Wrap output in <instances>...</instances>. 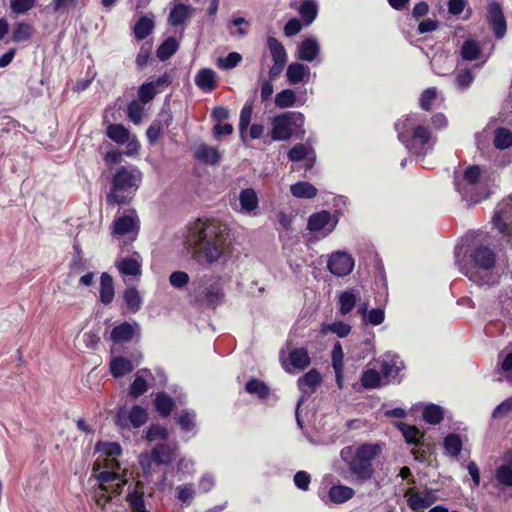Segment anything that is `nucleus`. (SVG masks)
Here are the masks:
<instances>
[{
	"label": "nucleus",
	"mask_w": 512,
	"mask_h": 512,
	"mask_svg": "<svg viewBox=\"0 0 512 512\" xmlns=\"http://www.w3.org/2000/svg\"><path fill=\"white\" fill-rule=\"evenodd\" d=\"M228 227L218 221H196L190 228L188 243L200 264L213 265L230 252Z\"/></svg>",
	"instance_id": "f257e3e1"
},
{
	"label": "nucleus",
	"mask_w": 512,
	"mask_h": 512,
	"mask_svg": "<svg viewBox=\"0 0 512 512\" xmlns=\"http://www.w3.org/2000/svg\"><path fill=\"white\" fill-rule=\"evenodd\" d=\"M460 272L479 286H492L498 283L499 275L494 271L496 255L486 245L471 248L467 259H456Z\"/></svg>",
	"instance_id": "f03ea898"
},
{
	"label": "nucleus",
	"mask_w": 512,
	"mask_h": 512,
	"mask_svg": "<svg viewBox=\"0 0 512 512\" xmlns=\"http://www.w3.org/2000/svg\"><path fill=\"white\" fill-rule=\"evenodd\" d=\"M381 451L380 444L365 443L358 446L355 451L351 446L344 447L340 452V457L355 480L364 483L372 478L374 474L372 461Z\"/></svg>",
	"instance_id": "7ed1b4c3"
},
{
	"label": "nucleus",
	"mask_w": 512,
	"mask_h": 512,
	"mask_svg": "<svg viewBox=\"0 0 512 512\" xmlns=\"http://www.w3.org/2000/svg\"><path fill=\"white\" fill-rule=\"evenodd\" d=\"M143 174L134 165L121 166L115 170L110 191L106 196L109 205L125 204L130 201L141 185Z\"/></svg>",
	"instance_id": "20e7f679"
},
{
	"label": "nucleus",
	"mask_w": 512,
	"mask_h": 512,
	"mask_svg": "<svg viewBox=\"0 0 512 512\" xmlns=\"http://www.w3.org/2000/svg\"><path fill=\"white\" fill-rule=\"evenodd\" d=\"M398 139L406 148L417 154L424 155L432 150L434 140L428 128L419 124L417 115H409L395 124Z\"/></svg>",
	"instance_id": "39448f33"
},
{
	"label": "nucleus",
	"mask_w": 512,
	"mask_h": 512,
	"mask_svg": "<svg viewBox=\"0 0 512 512\" xmlns=\"http://www.w3.org/2000/svg\"><path fill=\"white\" fill-rule=\"evenodd\" d=\"M454 185L462 198L471 203L486 199L490 194L489 187L482 178L481 169L477 165L469 166L462 174L456 175Z\"/></svg>",
	"instance_id": "423d86ee"
},
{
	"label": "nucleus",
	"mask_w": 512,
	"mask_h": 512,
	"mask_svg": "<svg viewBox=\"0 0 512 512\" xmlns=\"http://www.w3.org/2000/svg\"><path fill=\"white\" fill-rule=\"evenodd\" d=\"M95 477L99 485L94 488L92 498L96 506L104 511L112 498L121 493L126 480L116 471H100L95 474Z\"/></svg>",
	"instance_id": "0eeeda50"
},
{
	"label": "nucleus",
	"mask_w": 512,
	"mask_h": 512,
	"mask_svg": "<svg viewBox=\"0 0 512 512\" xmlns=\"http://www.w3.org/2000/svg\"><path fill=\"white\" fill-rule=\"evenodd\" d=\"M96 451L100 454L94 464L93 471L96 472L101 467L103 471H116L120 469V465L116 460L122 452V448L117 442H99L96 445Z\"/></svg>",
	"instance_id": "6e6552de"
},
{
	"label": "nucleus",
	"mask_w": 512,
	"mask_h": 512,
	"mask_svg": "<svg viewBox=\"0 0 512 512\" xmlns=\"http://www.w3.org/2000/svg\"><path fill=\"white\" fill-rule=\"evenodd\" d=\"M304 122L302 113H284L276 116L272 121L271 137L273 140H288L292 135V126H301Z\"/></svg>",
	"instance_id": "1a4fd4ad"
},
{
	"label": "nucleus",
	"mask_w": 512,
	"mask_h": 512,
	"mask_svg": "<svg viewBox=\"0 0 512 512\" xmlns=\"http://www.w3.org/2000/svg\"><path fill=\"white\" fill-rule=\"evenodd\" d=\"M494 227L508 237L512 245V197L503 199L496 207L492 219Z\"/></svg>",
	"instance_id": "9d476101"
},
{
	"label": "nucleus",
	"mask_w": 512,
	"mask_h": 512,
	"mask_svg": "<svg viewBox=\"0 0 512 512\" xmlns=\"http://www.w3.org/2000/svg\"><path fill=\"white\" fill-rule=\"evenodd\" d=\"M148 420V411L140 405H134L130 410L120 409L116 415V423L120 427L134 428L143 426Z\"/></svg>",
	"instance_id": "9b49d317"
},
{
	"label": "nucleus",
	"mask_w": 512,
	"mask_h": 512,
	"mask_svg": "<svg viewBox=\"0 0 512 512\" xmlns=\"http://www.w3.org/2000/svg\"><path fill=\"white\" fill-rule=\"evenodd\" d=\"M143 258L137 251L121 255L115 261V267L122 276L139 278L142 275Z\"/></svg>",
	"instance_id": "f8f14e48"
},
{
	"label": "nucleus",
	"mask_w": 512,
	"mask_h": 512,
	"mask_svg": "<svg viewBox=\"0 0 512 512\" xmlns=\"http://www.w3.org/2000/svg\"><path fill=\"white\" fill-rule=\"evenodd\" d=\"M336 222L329 211L323 210L309 217L307 229L321 237H326L334 230Z\"/></svg>",
	"instance_id": "ddd939ff"
},
{
	"label": "nucleus",
	"mask_w": 512,
	"mask_h": 512,
	"mask_svg": "<svg viewBox=\"0 0 512 512\" xmlns=\"http://www.w3.org/2000/svg\"><path fill=\"white\" fill-rule=\"evenodd\" d=\"M199 289L203 295L202 300L211 307H215L221 303L224 297L223 289L221 286V278L218 276L203 279Z\"/></svg>",
	"instance_id": "4468645a"
},
{
	"label": "nucleus",
	"mask_w": 512,
	"mask_h": 512,
	"mask_svg": "<svg viewBox=\"0 0 512 512\" xmlns=\"http://www.w3.org/2000/svg\"><path fill=\"white\" fill-rule=\"evenodd\" d=\"M408 507L413 512L424 511L437 501L435 491L424 489L423 491L407 490L404 494Z\"/></svg>",
	"instance_id": "2eb2a0df"
},
{
	"label": "nucleus",
	"mask_w": 512,
	"mask_h": 512,
	"mask_svg": "<svg viewBox=\"0 0 512 512\" xmlns=\"http://www.w3.org/2000/svg\"><path fill=\"white\" fill-rule=\"evenodd\" d=\"M139 229V219L134 209H128L115 218L113 224V233L116 235H126L129 233L137 234Z\"/></svg>",
	"instance_id": "dca6fc26"
},
{
	"label": "nucleus",
	"mask_w": 512,
	"mask_h": 512,
	"mask_svg": "<svg viewBox=\"0 0 512 512\" xmlns=\"http://www.w3.org/2000/svg\"><path fill=\"white\" fill-rule=\"evenodd\" d=\"M310 363L308 350L304 347L293 348L289 351L286 359L282 358V366L288 373H292L293 370H304Z\"/></svg>",
	"instance_id": "f3484780"
},
{
	"label": "nucleus",
	"mask_w": 512,
	"mask_h": 512,
	"mask_svg": "<svg viewBox=\"0 0 512 512\" xmlns=\"http://www.w3.org/2000/svg\"><path fill=\"white\" fill-rule=\"evenodd\" d=\"M354 260L345 252H335L328 260L329 271L336 276H346L352 272Z\"/></svg>",
	"instance_id": "a211bd4d"
},
{
	"label": "nucleus",
	"mask_w": 512,
	"mask_h": 512,
	"mask_svg": "<svg viewBox=\"0 0 512 512\" xmlns=\"http://www.w3.org/2000/svg\"><path fill=\"white\" fill-rule=\"evenodd\" d=\"M177 449L176 443L158 444L151 450V460L157 465H168L175 460Z\"/></svg>",
	"instance_id": "6ab92c4d"
},
{
	"label": "nucleus",
	"mask_w": 512,
	"mask_h": 512,
	"mask_svg": "<svg viewBox=\"0 0 512 512\" xmlns=\"http://www.w3.org/2000/svg\"><path fill=\"white\" fill-rule=\"evenodd\" d=\"M488 21L498 39L506 33V21L499 3L491 2L488 5Z\"/></svg>",
	"instance_id": "aec40b11"
},
{
	"label": "nucleus",
	"mask_w": 512,
	"mask_h": 512,
	"mask_svg": "<svg viewBox=\"0 0 512 512\" xmlns=\"http://www.w3.org/2000/svg\"><path fill=\"white\" fill-rule=\"evenodd\" d=\"M154 377L149 369L143 368L136 372L134 381L130 385L129 395L137 398L143 395L148 390L149 382L153 381Z\"/></svg>",
	"instance_id": "412c9836"
},
{
	"label": "nucleus",
	"mask_w": 512,
	"mask_h": 512,
	"mask_svg": "<svg viewBox=\"0 0 512 512\" xmlns=\"http://www.w3.org/2000/svg\"><path fill=\"white\" fill-rule=\"evenodd\" d=\"M320 53V44L318 40L309 36L306 37L299 45L297 50V57L306 62L314 61Z\"/></svg>",
	"instance_id": "4be33fe9"
},
{
	"label": "nucleus",
	"mask_w": 512,
	"mask_h": 512,
	"mask_svg": "<svg viewBox=\"0 0 512 512\" xmlns=\"http://www.w3.org/2000/svg\"><path fill=\"white\" fill-rule=\"evenodd\" d=\"M288 158L292 162L304 160L307 169H310L315 161L316 155L312 147L304 144H296L288 152Z\"/></svg>",
	"instance_id": "5701e85b"
},
{
	"label": "nucleus",
	"mask_w": 512,
	"mask_h": 512,
	"mask_svg": "<svg viewBox=\"0 0 512 512\" xmlns=\"http://www.w3.org/2000/svg\"><path fill=\"white\" fill-rule=\"evenodd\" d=\"M460 57L464 61H475L481 59V65L486 63L488 56L482 54L479 43L473 39L464 41L460 48Z\"/></svg>",
	"instance_id": "b1692460"
},
{
	"label": "nucleus",
	"mask_w": 512,
	"mask_h": 512,
	"mask_svg": "<svg viewBox=\"0 0 512 512\" xmlns=\"http://www.w3.org/2000/svg\"><path fill=\"white\" fill-rule=\"evenodd\" d=\"M138 328L139 325L136 322H123L112 329L110 339L115 343L128 342L133 338Z\"/></svg>",
	"instance_id": "393cba45"
},
{
	"label": "nucleus",
	"mask_w": 512,
	"mask_h": 512,
	"mask_svg": "<svg viewBox=\"0 0 512 512\" xmlns=\"http://www.w3.org/2000/svg\"><path fill=\"white\" fill-rule=\"evenodd\" d=\"M402 366L403 363L397 356L386 354L380 362L381 375L385 379L395 378Z\"/></svg>",
	"instance_id": "a878e982"
},
{
	"label": "nucleus",
	"mask_w": 512,
	"mask_h": 512,
	"mask_svg": "<svg viewBox=\"0 0 512 512\" xmlns=\"http://www.w3.org/2000/svg\"><path fill=\"white\" fill-rule=\"evenodd\" d=\"M194 156L198 161L208 165H215L220 159L219 151L216 148L204 143H201L195 147Z\"/></svg>",
	"instance_id": "bb28decb"
},
{
	"label": "nucleus",
	"mask_w": 512,
	"mask_h": 512,
	"mask_svg": "<svg viewBox=\"0 0 512 512\" xmlns=\"http://www.w3.org/2000/svg\"><path fill=\"white\" fill-rule=\"evenodd\" d=\"M321 381L320 373L316 369H311L298 379V387L304 394L309 395L315 392Z\"/></svg>",
	"instance_id": "cd10ccee"
},
{
	"label": "nucleus",
	"mask_w": 512,
	"mask_h": 512,
	"mask_svg": "<svg viewBox=\"0 0 512 512\" xmlns=\"http://www.w3.org/2000/svg\"><path fill=\"white\" fill-rule=\"evenodd\" d=\"M355 496V490L349 486L338 484L330 487L328 498L334 504H343Z\"/></svg>",
	"instance_id": "c85d7f7f"
},
{
	"label": "nucleus",
	"mask_w": 512,
	"mask_h": 512,
	"mask_svg": "<svg viewBox=\"0 0 512 512\" xmlns=\"http://www.w3.org/2000/svg\"><path fill=\"white\" fill-rule=\"evenodd\" d=\"M239 203L242 213L251 214L254 212L259 205L256 191L252 188L242 189L239 193Z\"/></svg>",
	"instance_id": "c756f323"
},
{
	"label": "nucleus",
	"mask_w": 512,
	"mask_h": 512,
	"mask_svg": "<svg viewBox=\"0 0 512 512\" xmlns=\"http://www.w3.org/2000/svg\"><path fill=\"white\" fill-rule=\"evenodd\" d=\"M309 75V67L298 62L289 64L286 70L287 80L292 85L306 81Z\"/></svg>",
	"instance_id": "7c9ffc66"
},
{
	"label": "nucleus",
	"mask_w": 512,
	"mask_h": 512,
	"mask_svg": "<svg viewBox=\"0 0 512 512\" xmlns=\"http://www.w3.org/2000/svg\"><path fill=\"white\" fill-rule=\"evenodd\" d=\"M99 297L104 305L110 304L114 299V283L110 274L104 272L100 277Z\"/></svg>",
	"instance_id": "2f4dec72"
},
{
	"label": "nucleus",
	"mask_w": 512,
	"mask_h": 512,
	"mask_svg": "<svg viewBox=\"0 0 512 512\" xmlns=\"http://www.w3.org/2000/svg\"><path fill=\"white\" fill-rule=\"evenodd\" d=\"M195 84L201 90L211 92L216 85V73L209 68L201 69L195 76Z\"/></svg>",
	"instance_id": "473e14b6"
},
{
	"label": "nucleus",
	"mask_w": 512,
	"mask_h": 512,
	"mask_svg": "<svg viewBox=\"0 0 512 512\" xmlns=\"http://www.w3.org/2000/svg\"><path fill=\"white\" fill-rule=\"evenodd\" d=\"M351 329V325L344 323L342 321H336L333 323H323L320 326L319 334L321 336H326L328 333H333L340 338H344L350 334Z\"/></svg>",
	"instance_id": "72a5a7b5"
},
{
	"label": "nucleus",
	"mask_w": 512,
	"mask_h": 512,
	"mask_svg": "<svg viewBox=\"0 0 512 512\" xmlns=\"http://www.w3.org/2000/svg\"><path fill=\"white\" fill-rule=\"evenodd\" d=\"M191 12L192 9L185 4L179 3L175 5L168 17L169 25L179 26L183 24L190 17Z\"/></svg>",
	"instance_id": "f704fd0d"
},
{
	"label": "nucleus",
	"mask_w": 512,
	"mask_h": 512,
	"mask_svg": "<svg viewBox=\"0 0 512 512\" xmlns=\"http://www.w3.org/2000/svg\"><path fill=\"white\" fill-rule=\"evenodd\" d=\"M134 369L132 362L124 357H115L110 362V371L115 378L123 377Z\"/></svg>",
	"instance_id": "c9c22d12"
},
{
	"label": "nucleus",
	"mask_w": 512,
	"mask_h": 512,
	"mask_svg": "<svg viewBox=\"0 0 512 512\" xmlns=\"http://www.w3.org/2000/svg\"><path fill=\"white\" fill-rule=\"evenodd\" d=\"M267 46L270 50L273 62L280 64L287 63V53L280 41L275 37L270 36L267 39Z\"/></svg>",
	"instance_id": "e433bc0d"
},
{
	"label": "nucleus",
	"mask_w": 512,
	"mask_h": 512,
	"mask_svg": "<svg viewBox=\"0 0 512 512\" xmlns=\"http://www.w3.org/2000/svg\"><path fill=\"white\" fill-rule=\"evenodd\" d=\"M154 29V21L152 18L147 16H141L135 23L133 32L134 36L138 40L147 38Z\"/></svg>",
	"instance_id": "4c0bfd02"
},
{
	"label": "nucleus",
	"mask_w": 512,
	"mask_h": 512,
	"mask_svg": "<svg viewBox=\"0 0 512 512\" xmlns=\"http://www.w3.org/2000/svg\"><path fill=\"white\" fill-rule=\"evenodd\" d=\"M291 194L296 198L311 199L317 195V189L309 182L300 181L290 186Z\"/></svg>",
	"instance_id": "58836bf2"
},
{
	"label": "nucleus",
	"mask_w": 512,
	"mask_h": 512,
	"mask_svg": "<svg viewBox=\"0 0 512 512\" xmlns=\"http://www.w3.org/2000/svg\"><path fill=\"white\" fill-rule=\"evenodd\" d=\"M124 301L130 312L136 313L142 305V297L135 287H128L123 294Z\"/></svg>",
	"instance_id": "ea45409f"
},
{
	"label": "nucleus",
	"mask_w": 512,
	"mask_h": 512,
	"mask_svg": "<svg viewBox=\"0 0 512 512\" xmlns=\"http://www.w3.org/2000/svg\"><path fill=\"white\" fill-rule=\"evenodd\" d=\"M154 403H155V408H156L157 412L162 417H167L171 413V411L174 407L173 399L169 395H167L165 392H160V393L156 394Z\"/></svg>",
	"instance_id": "a19ab883"
},
{
	"label": "nucleus",
	"mask_w": 512,
	"mask_h": 512,
	"mask_svg": "<svg viewBox=\"0 0 512 512\" xmlns=\"http://www.w3.org/2000/svg\"><path fill=\"white\" fill-rule=\"evenodd\" d=\"M107 136L118 144H124L129 140L130 132L122 124H110L107 127Z\"/></svg>",
	"instance_id": "79ce46f5"
},
{
	"label": "nucleus",
	"mask_w": 512,
	"mask_h": 512,
	"mask_svg": "<svg viewBox=\"0 0 512 512\" xmlns=\"http://www.w3.org/2000/svg\"><path fill=\"white\" fill-rule=\"evenodd\" d=\"M339 312L341 315L350 313L355 307L357 301V293L354 291H344L339 294Z\"/></svg>",
	"instance_id": "37998d69"
},
{
	"label": "nucleus",
	"mask_w": 512,
	"mask_h": 512,
	"mask_svg": "<svg viewBox=\"0 0 512 512\" xmlns=\"http://www.w3.org/2000/svg\"><path fill=\"white\" fill-rule=\"evenodd\" d=\"M495 479L501 486L512 487V462L499 465L495 470Z\"/></svg>",
	"instance_id": "c03bdc74"
},
{
	"label": "nucleus",
	"mask_w": 512,
	"mask_h": 512,
	"mask_svg": "<svg viewBox=\"0 0 512 512\" xmlns=\"http://www.w3.org/2000/svg\"><path fill=\"white\" fill-rule=\"evenodd\" d=\"M444 417V411L442 407L435 405V404H429L426 405L423 410V419L430 424H438L442 421Z\"/></svg>",
	"instance_id": "a18cd8bd"
},
{
	"label": "nucleus",
	"mask_w": 512,
	"mask_h": 512,
	"mask_svg": "<svg viewBox=\"0 0 512 512\" xmlns=\"http://www.w3.org/2000/svg\"><path fill=\"white\" fill-rule=\"evenodd\" d=\"M299 13L306 25H310L317 16V3L315 0H305L299 8Z\"/></svg>",
	"instance_id": "49530a36"
},
{
	"label": "nucleus",
	"mask_w": 512,
	"mask_h": 512,
	"mask_svg": "<svg viewBox=\"0 0 512 512\" xmlns=\"http://www.w3.org/2000/svg\"><path fill=\"white\" fill-rule=\"evenodd\" d=\"M444 449L450 456L457 457L462 450V440L457 434H449L444 439Z\"/></svg>",
	"instance_id": "de8ad7c7"
},
{
	"label": "nucleus",
	"mask_w": 512,
	"mask_h": 512,
	"mask_svg": "<svg viewBox=\"0 0 512 512\" xmlns=\"http://www.w3.org/2000/svg\"><path fill=\"white\" fill-rule=\"evenodd\" d=\"M127 502L129 503L133 512H147L142 490L134 488L132 491H129L127 495Z\"/></svg>",
	"instance_id": "09e8293b"
},
{
	"label": "nucleus",
	"mask_w": 512,
	"mask_h": 512,
	"mask_svg": "<svg viewBox=\"0 0 512 512\" xmlns=\"http://www.w3.org/2000/svg\"><path fill=\"white\" fill-rule=\"evenodd\" d=\"M178 49V42L175 38L166 39L157 49V57L165 61L169 59Z\"/></svg>",
	"instance_id": "8fccbe9b"
},
{
	"label": "nucleus",
	"mask_w": 512,
	"mask_h": 512,
	"mask_svg": "<svg viewBox=\"0 0 512 512\" xmlns=\"http://www.w3.org/2000/svg\"><path fill=\"white\" fill-rule=\"evenodd\" d=\"M397 428L402 432L408 443L418 444L423 434L415 427L405 423H398Z\"/></svg>",
	"instance_id": "3c124183"
},
{
	"label": "nucleus",
	"mask_w": 512,
	"mask_h": 512,
	"mask_svg": "<svg viewBox=\"0 0 512 512\" xmlns=\"http://www.w3.org/2000/svg\"><path fill=\"white\" fill-rule=\"evenodd\" d=\"M195 496V489L192 483L176 487V497L184 505H190Z\"/></svg>",
	"instance_id": "603ef678"
},
{
	"label": "nucleus",
	"mask_w": 512,
	"mask_h": 512,
	"mask_svg": "<svg viewBox=\"0 0 512 512\" xmlns=\"http://www.w3.org/2000/svg\"><path fill=\"white\" fill-rule=\"evenodd\" d=\"M296 95L291 89H285L275 96V105L279 108H289L295 104Z\"/></svg>",
	"instance_id": "864d4df0"
},
{
	"label": "nucleus",
	"mask_w": 512,
	"mask_h": 512,
	"mask_svg": "<svg viewBox=\"0 0 512 512\" xmlns=\"http://www.w3.org/2000/svg\"><path fill=\"white\" fill-rule=\"evenodd\" d=\"M382 378L381 372L379 373L374 369H368L362 375L361 384L367 389L376 388L380 385Z\"/></svg>",
	"instance_id": "5fc2aeb1"
},
{
	"label": "nucleus",
	"mask_w": 512,
	"mask_h": 512,
	"mask_svg": "<svg viewBox=\"0 0 512 512\" xmlns=\"http://www.w3.org/2000/svg\"><path fill=\"white\" fill-rule=\"evenodd\" d=\"M196 414L192 410H184L178 416V424L185 432L192 431L196 426Z\"/></svg>",
	"instance_id": "6e6d98bb"
},
{
	"label": "nucleus",
	"mask_w": 512,
	"mask_h": 512,
	"mask_svg": "<svg viewBox=\"0 0 512 512\" xmlns=\"http://www.w3.org/2000/svg\"><path fill=\"white\" fill-rule=\"evenodd\" d=\"M494 145L499 149H506L512 146V133L505 128L495 131Z\"/></svg>",
	"instance_id": "4d7b16f0"
},
{
	"label": "nucleus",
	"mask_w": 512,
	"mask_h": 512,
	"mask_svg": "<svg viewBox=\"0 0 512 512\" xmlns=\"http://www.w3.org/2000/svg\"><path fill=\"white\" fill-rule=\"evenodd\" d=\"M32 34V27L24 22H19L13 29V40L15 42L27 41Z\"/></svg>",
	"instance_id": "13d9d810"
},
{
	"label": "nucleus",
	"mask_w": 512,
	"mask_h": 512,
	"mask_svg": "<svg viewBox=\"0 0 512 512\" xmlns=\"http://www.w3.org/2000/svg\"><path fill=\"white\" fill-rule=\"evenodd\" d=\"M474 80V74L469 69H458L456 73L455 83L457 88L466 89L468 88Z\"/></svg>",
	"instance_id": "bf43d9fd"
},
{
	"label": "nucleus",
	"mask_w": 512,
	"mask_h": 512,
	"mask_svg": "<svg viewBox=\"0 0 512 512\" xmlns=\"http://www.w3.org/2000/svg\"><path fill=\"white\" fill-rule=\"evenodd\" d=\"M143 111H144L143 104L140 103L139 101L133 100L128 105V109H127L128 118L134 124H140L142 121Z\"/></svg>",
	"instance_id": "052dcab7"
},
{
	"label": "nucleus",
	"mask_w": 512,
	"mask_h": 512,
	"mask_svg": "<svg viewBox=\"0 0 512 512\" xmlns=\"http://www.w3.org/2000/svg\"><path fill=\"white\" fill-rule=\"evenodd\" d=\"M156 94L154 82H147L140 86L138 90L139 102L146 104L150 102Z\"/></svg>",
	"instance_id": "680f3d73"
},
{
	"label": "nucleus",
	"mask_w": 512,
	"mask_h": 512,
	"mask_svg": "<svg viewBox=\"0 0 512 512\" xmlns=\"http://www.w3.org/2000/svg\"><path fill=\"white\" fill-rule=\"evenodd\" d=\"M79 0H52L51 7L54 13L64 14L76 8Z\"/></svg>",
	"instance_id": "e2e57ef3"
},
{
	"label": "nucleus",
	"mask_w": 512,
	"mask_h": 512,
	"mask_svg": "<svg viewBox=\"0 0 512 512\" xmlns=\"http://www.w3.org/2000/svg\"><path fill=\"white\" fill-rule=\"evenodd\" d=\"M246 391L250 394H256L257 396L264 398L268 395V387L257 379H252L247 382Z\"/></svg>",
	"instance_id": "0e129e2a"
},
{
	"label": "nucleus",
	"mask_w": 512,
	"mask_h": 512,
	"mask_svg": "<svg viewBox=\"0 0 512 512\" xmlns=\"http://www.w3.org/2000/svg\"><path fill=\"white\" fill-rule=\"evenodd\" d=\"M36 5V0H10V9L16 14H25Z\"/></svg>",
	"instance_id": "69168bd1"
},
{
	"label": "nucleus",
	"mask_w": 512,
	"mask_h": 512,
	"mask_svg": "<svg viewBox=\"0 0 512 512\" xmlns=\"http://www.w3.org/2000/svg\"><path fill=\"white\" fill-rule=\"evenodd\" d=\"M146 438L149 441L166 440L168 438V431L164 426L154 424L147 430Z\"/></svg>",
	"instance_id": "338daca9"
},
{
	"label": "nucleus",
	"mask_w": 512,
	"mask_h": 512,
	"mask_svg": "<svg viewBox=\"0 0 512 512\" xmlns=\"http://www.w3.org/2000/svg\"><path fill=\"white\" fill-rule=\"evenodd\" d=\"M385 319V313L382 308H375L369 310L368 313L365 314V317L363 319L365 324H370L373 326L380 325L383 323Z\"/></svg>",
	"instance_id": "774afa93"
}]
</instances>
